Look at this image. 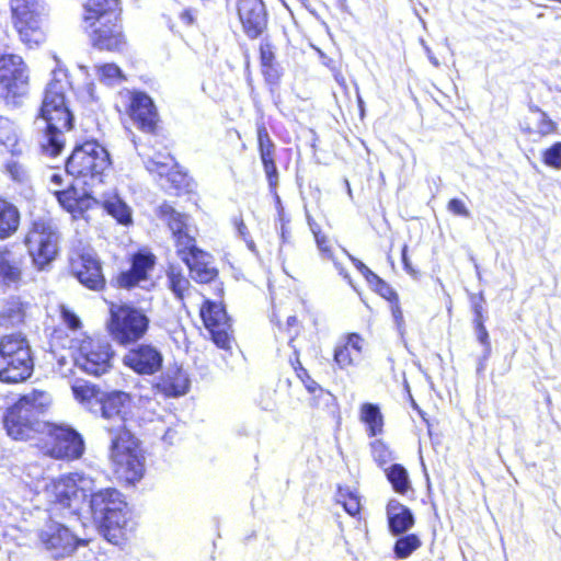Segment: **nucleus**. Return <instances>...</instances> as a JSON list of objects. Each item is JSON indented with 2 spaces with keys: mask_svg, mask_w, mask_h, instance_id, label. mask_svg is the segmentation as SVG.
<instances>
[{
  "mask_svg": "<svg viewBox=\"0 0 561 561\" xmlns=\"http://www.w3.org/2000/svg\"><path fill=\"white\" fill-rule=\"evenodd\" d=\"M389 305H390V310H391V314L394 319V322L398 325L403 324L404 319H403V312H402V309L400 306V299L397 298L393 301L389 302Z\"/></svg>",
  "mask_w": 561,
  "mask_h": 561,
  "instance_id": "obj_58",
  "label": "nucleus"
},
{
  "mask_svg": "<svg viewBox=\"0 0 561 561\" xmlns=\"http://www.w3.org/2000/svg\"><path fill=\"white\" fill-rule=\"evenodd\" d=\"M542 163L553 170H561V141H556L541 152Z\"/></svg>",
  "mask_w": 561,
  "mask_h": 561,
  "instance_id": "obj_52",
  "label": "nucleus"
},
{
  "mask_svg": "<svg viewBox=\"0 0 561 561\" xmlns=\"http://www.w3.org/2000/svg\"><path fill=\"white\" fill-rule=\"evenodd\" d=\"M24 256L16 257L8 245L0 247V284L18 285L23 279Z\"/></svg>",
  "mask_w": 561,
  "mask_h": 561,
  "instance_id": "obj_31",
  "label": "nucleus"
},
{
  "mask_svg": "<svg viewBox=\"0 0 561 561\" xmlns=\"http://www.w3.org/2000/svg\"><path fill=\"white\" fill-rule=\"evenodd\" d=\"M101 416L108 421L105 426L128 428L130 414V396L124 391L114 390L103 393L99 399Z\"/></svg>",
  "mask_w": 561,
  "mask_h": 561,
  "instance_id": "obj_22",
  "label": "nucleus"
},
{
  "mask_svg": "<svg viewBox=\"0 0 561 561\" xmlns=\"http://www.w3.org/2000/svg\"><path fill=\"white\" fill-rule=\"evenodd\" d=\"M388 528L391 534L400 535L414 525V516L409 507L398 501H390L387 505Z\"/></svg>",
  "mask_w": 561,
  "mask_h": 561,
  "instance_id": "obj_36",
  "label": "nucleus"
},
{
  "mask_svg": "<svg viewBox=\"0 0 561 561\" xmlns=\"http://www.w3.org/2000/svg\"><path fill=\"white\" fill-rule=\"evenodd\" d=\"M28 304L18 296L9 297L0 308V328L13 329L25 323Z\"/></svg>",
  "mask_w": 561,
  "mask_h": 561,
  "instance_id": "obj_34",
  "label": "nucleus"
},
{
  "mask_svg": "<svg viewBox=\"0 0 561 561\" xmlns=\"http://www.w3.org/2000/svg\"><path fill=\"white\" fill-rule=\"evenodd\" d=\"M150 327L146 312L129 304L111 302L107 331L119 345L127 346L142 340Z\"/></svg>",
  "mask_w": 561,
  "mask_h": 561,
  "instance_id": "obj_10",
  "label": "nucleus"
},
{
  "mask_svg": "<svg viewBox=\"0 0 561 561\" xmlns=\"http://www.w3.org/2000/svg\"><path fill=\"white\" fill-rule=\"evenodd\" d=\"M19 158V157H15ZM4 173L14 182H22L26 178L25 165L19 159H12L3 164Z\"/></svg>",
  "mask_w": 561,
  "mask_h": 561,
  "instance_id": "obj_55",
  "label": "nucleus"
},
{
  "mask_svg": "<svg viewBox=\"0 0 561 561\" xmlns=\"http://www.w3.org/2000/svg\"><path fill=\"white\" fill-rule=\"evenodd\" d=\"M447 209L455 216L468 218L470 216V211L467 208L466 204L459 198H451L447 203Z\"/></svg>",
  "mask_w": 561,
  "mask_h": 561,
  "instance_id": "obj_57",
  "label": "nucleus"
},
{
  "mask_svg": "<svg viewBox=\"0 0 561 561\" xmlns=\"http://www.w3.org/2000/svg\"><path fill=\"white\" fill-rule=\"evenodd\" d=\"M165 285L174 298L185 305V299L191 295L193 286L183 270L175 264H169L165 268Z\"/></svg>",
  "mask_w": 561,
  "mask_h": 561,
  "instance_id": "obj_37",
  "label": "nucleus"
},
{
  "mask_svg": "<svg viewBox=\"0 0 561 561\" xmlns=\"http://www.w3.org/2000/svg\"><path fill=\"white\" fill-rule=\"evenodd\" d=\"M69 266L71 274L89 290L103 291L106 288L102 263L94 253L76 251L69 260Z\"/></svg>",
  "mask_w": 561,
  "mask_h": 561,
  "instance_id": "obj_17",
  "label": "nucleus"
},
{
  "mask_svg": "<svg viewBox=\"0 0 561 561\" xmlns=\"http://www.w3.org/2000/svg\"><path fill=\"white\" fill-rule=\"evenodd\" d=\"M154 388L167 398H176L188 391L190 379L182 368L172 367L160 375Z\"/></svg>",
  "mask_w": 561,
  "mask_h": 561,
  "instance_id": "obj_30",
  "label": "nucleus"
},
{
  "mask_svg": "<svg viewBox=\"0 0 561 561\" xmlns=\"http://www.w3.org/2000/svg\"><path fill=\"white\" fill-rule=\"evenodd\" d=\"M369 449L375 462L383 467L389 463L392 459V451L389 446L381 439H374L369 443Z\"/></svg>",
  "mask_w": 561,
  "mask_h": 561,
  "instance_id": "obj_51",
  "label": "nucleus"
},
{
  "mask_svg": "<svg viewBox=\"0 0 561 561\" xmlns=\"http://www.w3.org/2000/svg\"><path fill=\"white\" fill-rule=\"evenodd\" d=\"M11 22L19 39L27 49L46 43L48 26L37 0H10Z\"/></svg>",
  "mask_w": 561,
  "mask_h": 561,
  "instance_id": "obj_9",
  "label": "nucleus"
},
{
  "mask_svg": "<svg viewBox=\"0 0 561 561\" xmlns=\"http://www.w3.org/2000/svg\"><path fill=\"white\" fill-rule=\"evenodd\" d=\"M72 91L70 76L65 70H55L43 91L37 118L45 123L42 131V151L48 157H58L66 146V133L75 127V115L70 110L68 93Z\"/></svg>",
  "mask_w": 561,
  "mask_h": 561,
  "instance_id": "obj_1",
  "label": "nucleus"
},
{
  "mask_svg": "<svg viewBox=\"0 0 561 561\" xmlns=\"http://www.w3.org/2000/svg\"><path fill=\"white\" fill-rule=\"evenodd\" d=\"M125 98V113L136 127L141 133L157 135L161 121L153 100L140 90L127 91Z\"/></svg>",
  "mask_w": 561,
  "mask_h": 561,
  "instance_id": "obj_15",
  "label": "nucleus"
},
{
  "mask_svg": "<svg viewBox=\"0 0 561 561\" xmlns=\"http://www.w3.org/2000/svg\"><path fill=\"white\" fill-rule=\"evenodd\" d=\"M59 239L60 232L53 218L39 217L30 222L23 243L38 271L56 259Z\"/></svg>",
  "mask_w": 561,
  "mask_h": 561,
  "instance_id": "obj_11",
  "label": "nucleus"
},
{
  "mask_svg": "<svg viewBox=\"0 0 561 561\" xmlns=\"http://www.w3.org/2000/svg\"><path fill=\"white\" fill-rule=\"evenodd\" d=\"M422 542L415 534H409L397 539L393 551L397 558L405 559L421 547Z\"/></svg>",
  "mask_w": 561,
  "mask_h": 561,
  "instance_id": "obj_47",
  "label": "nucleus"
},
{
  "mask_svg": "<svg viewBox=\"0 0 561 561\" xmlns=\"http://www.w3.org/2000/svg\"><path fill=\"white\" fill-rule=\"evenodd\" d=\"M271 322L279 334H284L288 337V343L291 346H294L293 343L295 340L299 337L308 327H312L313 329L318 327L317 318L309 311L304 310L287 316L285 321L274 311L271 316Z\"/></svg>",
  "mask_w": 561,
  "mask_h": 561,
  "instance_id": "obj_26",
  "label": "nucleus"
},
{
  "mask_svg": "<svg viewBox=\"0 0 561 561\" xmlns=\"http://www.w3.org/2000/svg\"><path fill=\"white\" fill-rule=\"evenodd\" d=\"M44 495L49 510L70 508L72 501L80 495L85 496L73 474H62L51 479L44 488Z\"/></svg>",
  "mask_w": 561,
  "mask_h": 561,
  "instance_id": "obj_19",
  "label": "nucleus"
},
{
  "mask_svg": "<svg viewBox=\"0 0 561 561\" xmlns=\"http://www.w3.org/2000/svg\"><path fill=\"white\" fill-rule=\"evenodd\" d=\"M101 206L108 215L122 225L131 224V215L126 203L117 194L105 195L102 201H99Z\"/></svg>",
  "mask_w": 561,
  "mask_h": 561,
  "instance_id": "obj_40",
  "label": "nucleus"
},
{
  "mask_svg": "<svg viewBox=\"0 0 561 561\" xmlns=\"http://www.w3.org/2000/svg\"><path fill=\"white\" fill-rule=\"evenodd\" d=\"M259 61L261 75L271 90L280 84L284 69L276 57V46L267 38L259 44Z\"/></svg>",
  "mask_w": 561,
  "mask_h": 561,
  "instance_id": "obj_27",
  "label": "nucleus"
},
{
  "mask_svg": "<svg viewBox=\"0 0 561 561\" xmlns=\"http://www.w3.org/2000/svg\"><path fill=\"white\" fill-rule=\"evenodd\" d=\"M256 151L262 169L265 174L270 194L275 198L277 209V221L279 224V238L282 244H290L293 241V229L290 216L285 211L280 197L277 193L279 185V171L277 169V147L272 139L266 124L259 121L255 124Z\"/></svg>",
  "mask_w": 561,
  "mask_h": 561,
  "instance_id": "obj_5",
  "label": "nucleus"
},
{
  "mask_svg": "<svg viewBox=\"0 0 561 561\" xmlns=\"http://www.w3.org/2000/svg\"><path fill=\"white\" fill-rule=\"evenodd\" d=\"M233 226L239 236L245 241L248 248L254 250V241L252 240L250 231L241 216L233 219Z\"/></svg>",
  "mask_w": 561,
  "mask_h": 561,
  "instance_id": "obj_56",
  "label": "nucleus"
},
{
  "mask_svg": "<svg viewBox=\"0 0 561 561\" xmlns=\"http://www.w3.org/2000/svg\"><path fill=\"white\" fill-rule=\"evenodd\" d=\"M44 541L48 549L65 550L72 547L73 537L67 527L58 524L46 535Z\"/></svg>",
  "mask_w": 561,
  "mask_h": 561,
  "instance_id": "obj_45",
  "label": "nucleus"
},
{
  "mask_svg": "<svg viewBox=\"0 0 561 561\" xmlns=\"http://www.w3.org/2000/svg\"><path fill=\"white\" fill-rule=\"evenodd\" d=\"M119 491L114 488L101 489L90 494L89 508L92 517L100 520L101 517L116 513L118 508H126Z\"/></svg>",
  "mask_w": 561,
  "mask_h": 561,
  "instance_id": "obj_28",
  "label": "nucleus"
},
{
  "mask_svg": "<svg viewBox=\"0 0 561 561\" xmlns=\"http://www.w3.org/2000/svg\"><path fill=\"white\" fill-rule=\"evenodd\" d=\"M21 225L19 208L8 198L0 195V240L14 236Z\"/></svg>",
  "mask_w": 561,
  "mask_h": 561,
  "instance_id": "obj_38",
  "label": "nucleus"
},
{
  "mask_svg": "<svg viewBox=\"0 0 561 561\" xmlns=\"http://www.w3.org/2000/svg\"><path fill=\"white\" fill-rule=\"evenodd\" d=\"M308 225L310 227V230L314 237L316 244L320 252L328 259L333 260L334 259V248L330 240V238L322 232L320 226L312 219L311 217H308Z\"/></svg>",
  "mask_w": 561,
  "mask_h": 561,
  "instance_id": "obj_46",
  "label": "nucleus"
},
{
  "mask_svg": "<svg viewBox=\"0 0 561 561\" xmlns=\"http://www.w3.org/2000/svg\"><path fill=\"white\" fill-rule=\"evenodd\" d=\"M99 530L108 542L113 545L125 543L133 531L127 507L118 508L116 513L101 517Z\"/></svg>",
  "mask_w": 561,
  "mask_h": 561,
  "instance_id": "obj_25",
  "label": "nucleus"
},
{
  "mask_svg": "<svg viewBox=\"0 0 561 561\" xmlns=\"http://www.w3.org/2000/svg\"><path fill=\"white\" fill-rule=\"evenodd\" d=\"M402 264H403V267L404 270L411 274V275H415L416 272L411 267L409 261H408V257H407V247L403 248L402 250Z\"/></svg>",
  "mask_w": 561,
  "mask_h": 561,
  "instance_id": "obj_60",
  "label": "nucleus"
},
{
  "mask_svg": "<svg viewBox=\"0 0 561 561\" xmlns=\"http://www.w3.org/2000/svg\"><path fill=\"white\" fill-rule=\"evenodd\" d=\"M34 371L32 347L26 335L12 332L0 336V381L15 385L26 381Z\"/></svg>",
  "mask_w": 561,
  "mask_h": 561,
  "instance_id": "obj_7",
  "label": "nucleus"
},
{
  "mask_svg": "<svg viewBox=\"0 0 561 561\" xmlns=\"http://www.w3.org/2000/svg\"><path fill=\"white\" fill-rule=\"evenodd\" d=\"M48 405V393L44 390L33 389L20 396L3 414L7 434L14 440L32 439L39 432V416Z\"/></svg>",
  "mask_w": 561,
  "mask_h": 561,
  "instance_id": "obj_4",
  "label": "nucleus"
},
{
  "mask_svg": "<svg viewBox=\"0 0 561 561\" xmlns=\"http://www.w3.org/2000/svg\"><path fill=\"white\" fill-rule=\"evenodd\" d=\"M58 205L70 215L73 220L85 218L88 211L99 207V199L90 192H81L76 185L51 191Z\"/></svg>",
  "mask_w": 561,
  "mask_h": 561,
  "instance_id": "obj_21",
  "label": "nucleus"
},
{
  "mask_svg": "<svg viewBox=\"0 0 561 561\" xmlns=\"http://www.w3.org/2000/svg\"><path fill=\"white\" fill-rule=\"evenodd\" d=\"M180 20L183 22L184 25L186 26H193L196 24V11L193 10V9H184L181 13H180Z\"/></svg>",
  "mask_w": 561,
  "mask_h": 561,
  "instance_id": "obj_59",
  "label": "nucleus"
},
{
  "mask_svg": "<svg viewBox=\"0 0 561 561\" xmlns=\"http://www.w3.org/2000/svg\"><path fill=\"white\" fill-rule=\"evenodd\" d=\"M31 68L22 55L0 54V103L9 108L21 107L31 92Z\"/></svg>",
  "mask_w": 561,
  "mask_h": 561,
  "instance_id": "obj_8",
  "label": "nucleus"
},
{
  "mask_svg": "<svg viewBox=\"0 0 561 561\" xmlns=\"http://www.w3.org/2000/svg\"><path fill=\"white\" fill-rule=\"evenodd\" d=\"M43 449L47 456L56 460L75 461L85 450L82 435L76 430L57 424H48Z\"/></svg>",
  "mask_w": 561,
  "mask_h": 561,
  "instance_id": "obj_13",
  "label": "nucleus"
},
{
  "mask_svg": "<svg viewBox=\"0 0 561 561\" xmlns=\"http://www.w3.org/2000/svg\"><path fill=\"white\" fill-rule=\"evenodd\" d=\"M301 5L307 7L309 3V0H297Z\"/></svg>",
  "mask_w": 561,
  "mask_h": 561,
  "instance_id": "obj_62",
  "label": "nucleus"
},
{
  "mask_svg": "<svg viewBox=\"0 0 561 561\" xmlns=\"http://www.w3.org/2000/svg\"><path fill=\"white\" fill-rule=\"evenodd\" d=\"M75 399L80 403H87L93 399H99L100 389L89 382H77L71 387Z\"/></svg>",
  "mask_w": 561,
  "mask_h": 561,
  "instance_id": "obj_50",
  "label": "nucleus"
},
{
  "mask_svg": "<svg viewBox=\"0 0 561 561\" xmlns=\"http://www.w3.org/2000/svg\"><path fill=\"white\" fill-rule=\"evenodd\" d=\"M366 341L357 332L343 335L342 341L333 348V363L340 370H348L359 364L363 358Z\"/></svg>",
  "mask_w": 561,
  "mask_h": 561,
  "instance_id": "obj_24",
  "label": "nucleus"
},
{
  "mask_svg": "<svg viewBox=\"0 0 561 561\" xmlns=\"http://www.w3.org/2000/svg\"><path fill=\"white\" fill-rule=\"evenodd\" d=\"M0 146L12 157H20L23 153L18 126L3 115H0Z\"/></svg>",
  "mask_w": 561,
  "mask_h": 561,
  "instance_id": "obj_39",
  "label": "nucleus"
},
{
  "mask_svg": "<svg viewBox=\"0 0 561 561\" xmlns=\"http://www.w3.org/2000/svg\"><path fill=\"white\" fill-rule=\"evenodd\" d=\"M348 259L375 294L388 302L399 298L398 293L383 278L371 271L363 261L351 254H348Z\"/></svg>",
  "mask_w": 561,
  "mask_h": 561,
  "instance_id": "obj_33",
  "label": "nucleus"
},
{
  "mask_svg": "<svg viewBox=\"0 0 561 561\" xmlns=\"http://www.w3.org/2000/svg\"><path fill=\"white\" fill-rule=\"evenodd\" d=\"M199 318L213 343L220 350L230 351L234 342L231 319L221 301L205 298L199 306Z\"/></svg>",
  "mask_w": 561,
  "mask_h": 561,
  "instance_id": "obj_14",
  "label": "nucleus"
},
{
  "mask_svg": "<svg viewBox=\"0 0 561 561\" xmlns=\"http://www.w3.org/2000/svg\"><path fill=\"white\" fill-rule=\"evenodd\" d=\"M358 419L365 426L368 437H377L385 433V415L377 403L364 402L358 408Z\"/></svg>",
  "mask_w": 561,
  "mask_h": 561,
  "instance_id": "obj_35",
  "label": "nucleus"
},
{
  "mask_svg": "<svg viewBox=\"0 0 561 561\" xmlns=\"http://www.w3.org/2000/svg\"><path fill=\"white\" fill-rule=\"evenodd\" d=\"M123 364L138 375L150 376L162 368L163 356L153 345L142 343L125 353Z\"/></svg>",
  "mask_w": 561,
  "mask_h": 561,
  "instance_id": "obj_23",
  "label": "nucleus"
},
{
  "mask_svg": "<svg viewBox=\"0 0 561 561\" xmlns=\"http://www.w3.org/2000/svg\"><path fill=\"white\" fill-rule=\"evenodd\" d=\"M310 394L309 404L312 409H325L334 403L335 397L327 389L322 388L314 379L305 386Z\"/></svg>",
  "mask_w": 561,
  "mask_h": 561,
  "instance_id": "obj_43",
  "label": "nucleus"
},
{
  "mask_svg": "<svg viewBox=\"0 0 561 561\" xmlns=\"http://www.w3.org/2000/svg\"><path fill=\"white\" fill-rule=\"evenodd\" d=\"M122 18L119 0H87L83 7V22L87 25Z\"/></svg>",
  "mask_w": 561,
  "mask_h": 561,
  "instance_id": "obj_29",
  "label": "nucleus"
},
{
  "mask_svg": "<svg viewBox=\"0 0 561 561\" xmlns=\"http://www.w3.org/2000/svg\"><path fill=\"white\" fill-rule=\"evenodd\" d=\"M530 111L537 113L539 115V119L536 124V127L526 126L523 128V133L526 135H537L539 138H547L549 136L557 135L559 133V126L556 121H553L547 112L542 111L540 107L534 105L530 106Z\"/></svg>",
  "mask_w": 561,
  "mask_h": 561,
  "instance_id": "obj_41",
  "label": "nucleus"
},
{
  "mask_svg": "<svg viewBox=\"0 0 561 561\" xmlns=\"http://www.w3.org/2000/svg\"><path fill=\"white\" fill-rule=\"evenodd\" d=\"M49 182L57 186H61L64 183V176L60 173L55 172L49 176Z\"/></svg>",
  "mask_w": 561,
  "mask_h": 561,
  "instance_id": "obj_61",
  "label": "nucleus"
},
{
  "mask_svg": "<svg viewBox=\"0 0 561 561\" xmlns=\"http://www.w3.org/2000/svg\"><path fill=\"white\" fill-rule=\"evenodd\" d=\"M111 168L108 150L95 139L76 145L65 163L67 174L83 184L102 183Z\"/></svg>",
  "mask_w": 561,
  "mask_h": 561,
  "instance_id": "obj_6",
  "label": "nucleus"
},
{
  "mask_svg": "<svg viewBox=\"0 0 561 561\" xmlns=\"http://www.w3.org/2000/svg\"><path fill=\"white\" fill-rule=\"evenodd\" d=\"M77 351V360L85 373L101 376L110 370L113 352L108 342L98 336H84Z\"/></svg>",
  "mask_w": 561,
  "mask_h": 561,
  "instance_id": "obj_16",
  "label": "nucleus"
},
{
  "mask_svg": "<svg viewBox=\"0 0 561 561\" xmlns=\"http://www.w3.org/2000/svg\"><path fill=\"white\" fill-rule=\"evenodd\" d=\"M237 14L248 38L257 39L266 32L268 14L263 0H238Z\"/></svg>",
  "mask_w": 561,
  "mask_h": 561,
  "instance_id": "obj_20",
  "label": "nucleus"
},
{
  "mask_svg": "<svg viewBox=\"0 0 561 561\" xmlns=\"http://www.w3.org/2000/svg\"><path fill=\"white\" fill-rule=\"evenodd\" d=\"M98 78L105 84H112L125 79L122 69L114 62H105L95 68Z\"/></svg>",
  "mask_w": 561,
  "mask_h": 561,
  "instance_id": "obj_48",
  "label": "nucleus"
},
{
  "mask_svg": "<svg viewBox=\"0 0 561 561\" xmlns=\"http://www.w3.org/2000/svg\"><path fill=\"white\" fill-rule=\"evenodd\" d=\"M293 348L294 352L288 359L289 365L295 371L296 377L302 382L304 386H306L313 378L310 376L309 371L304 367L300 360L299 351L295 346H293Z\"/></svg>",
  "mask_w": 561,
  "mask_h": 561,
  "instance_id": "obj_54",
  "label": "nucleus"
},
{
  "mask_svg": "<svg viewBox=\"0 0 561 561\" xmlns=\"http://www.w3.org/2000/svg\"><path fill=\"white\" fill-rule=\"evenodd\" d=\"M89 41L95 50L122 53L128 44L122 18L87 25Z\"/></svg>",
  "mask_w": 561,
  "mask_h": 561,
  "instance_id": "obj_18",
  "label": "nucleus"
},
{
  "mask_svg": "<svg viewBox=\"0 0 561 561\" xmlns=\"http://www.w3.org/2000/svg\"><path fill=\"white\" fill-rule=\"evenodd\" d=\"M336 503L342 505L344 511L353 516H359L362 511L360 497L348 486L339 485L336 489Z\"/></svg>",
  "mask_w": 561,
  "mask_h": 561,
  "instance_id": "obj_44",
  "label": "nucleus"
},
{
  "mask_svg": "<svg viewBox=\"0 0 561 561\" xmlns=\"http://www.w3.org/2000/svg\"><path fill=\"white\" fill-rule=\"evenodd\" d=\"M386 478L392 490L398 494H407L411 489L409 473L401 463H393L386 470Z\"/></svg>",
  "mask_w": 561,
  "mask_h": 561,
  "instance_id": "obj_42",
  "label": "nucleus"
},
{
  "mask_svg": "<svg viewBox=\"0 0 561 561\" xmlns=\"http://www.w3.org/2000/svg\"><path fill=\"white\" fill-rule=\"evenodd\" d=\"M157 217L169 229L176 256L185 264L191 278L197 284H210L219 277V270L213 255L198 247L192 233L186 213L178 211L169 202H162L156 209Z\"/></svg>",
  "mask_w": 561,
  "mask_h": 561,
  "instance_id": "obj_2",
  "label": "nucleus"
},
{
  "mask_svg": "<svg viewBox=\"0 0 561 561\" xmlns=\"http://www.w3.org/2000/svg\"><path fill=\"white\" fill-rule=\"evenodd\" d=\"M111 435L110 461L116 480L125 485H133L145 474V455L139 439L129 428L106 427Z\"/></svg>",
  "mask_w": 561,
  "mask_h": 561,
  "instance_id": "obj_3",
  "label": "nucleus"
},
{
  "mask_svg": "<svg viewBox=\"0 0 561 561\" xmlns=\"http://www.w3.org/2000/svg\"><path fill=\"white\" fill-rule=\"evenodd\" d=\"M169 188L175 192V195L188 193L191 191V179L186 173L179 170H171L167 173Z\"/></svg>",
  "mask_w": 561,
  "mask_h": 561,
  "instance_id": "obj_49",
  "label": "nucleus"
},
{
  "mask_svg": "<svg viewBox=\"0 0 561 561\" xmlns=\"http://www.w3.org/2000/svg\"><path fill=\"white\" fill-rule=\"evenodd\" d=\"M128 267L116 273L112 278V286L122 290L147 288L152 283V274L158 259L148 248H140L130 253L127 259Z\"/></svg>",
  "mask_w": 561,
  "mask_h": 561,
  "instance_id": "obj_12",
  "label": "nucleus"
},
{
  "mask_svg": "<svg viewBox=\"0 0 561 561\" xmlns=\"http://www.w3.org/2000/svg\"><path fill=\"white\" fill-rule=\"evenodd\" d=\"M420 414H421L422 419H423V420H425V414H424V412H421V411H420Z\"/></svg>",
  "mask_w": 561,
  "mask_h": 561,
  "instance_id": "obj_63",
  "label": "nucleus"
},
{
  "mask_svg": "<svg viewBox=\"0 0 561 561\" xmlns=\"http://www.w3.org/2000/svg\"><path fill=\"white\" fill-rule=\"evenodd\" d=\"M61 323L71 331H80L82 329V321L80 317L69 307L60 305L58 307Z\"/></svg>",
  "mask_w": 561,
  "mask_h": 561,
  "instance_id": "obj_53",
  "label": "nucleus"
},
{
  "mask_svg": "<svg viewBox=\"0 0 561 561\" xmlns=\"http://www.w3.org/2000/svg\"><path fill=\"white\" fill-rule=\"evenodd\" d=\"M469 302L473 313L472 322L477 333L478 342L484 347L485 355H489L491 353V341L489 332L484 325L488 316L485 313V299L483 294L481 291L470 294Z\"/></svg>",
  "mask_w": 561,
  "mask_h": 561,
  "instance_id": "obj_32",
  "label": "nucleus"
}]
</instances>
